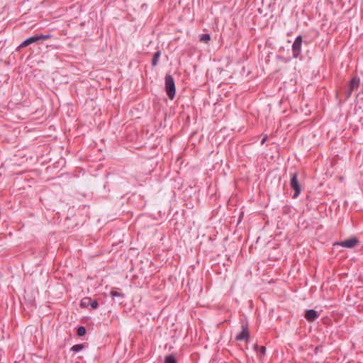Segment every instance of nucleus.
I'll list each match as a JSON object with an SVG mask.
<instances>
[{
    "label": "nucleus",
    "mask_w": 363,
    "mask_h": 363,
    "mask_svg": "<svg viewBox=\"0 0 363 363\" xmlns=\"http://www.w3.org/2000/svg\"><path fill=\"white\" fill-rule=\"evenodd\" d=\"M165 89L168 97L172 100L175 96L176 89L173 77L167 74L165 77Z\"/></svg>",
    "instance_id": "nucleus-1"
},
{
    "label": "nucleus",
    "mask_w": 363,
    "mask_h": 363,
    "mask_svg": "<svg viewBox=\"0 0 363 363\" xmlns=\"http://www.w3.org/2000/svg\"><path fill=\"white\" fill-rule=\"evenodd\" d=\"M290 187L292 190H294V194L293 195V198L296 199L297 198L301 191V185L298 181V173L295 172L293 174V175L291 177L290 179Z\"/></svg>",
    "instance_id": "nucleus-2"
},
{
    "label": "nucleus",
    "mask_w": 363,
    "mask_h": 363,
    "mask_svg": "<svg viewBox=\"0 0 363 363\" xmlns=\"http://www.w3.org/2000/svg\"><path fill=\"white\" fill-rule=\"evenodd\" d=\"M301 44H302V36L298 35L293 45H292V53L294 58H297L301 55Z\"/></svg>",
    "instance_id": "nucleus-3"
},
{
    "label": "nucleus",
    "mask_w": 363,
    "mask_h": 363,
    "mask_svg": "<svg viewBox=\"0 0 363 363\" xmlns=\"http://www.w3.org/2000/svg\"><path fill=\"white\" fill-rule=\"evenodd\" d=\"M50 35H33V36L25 40L20 45L19 48H24V47L28 46L29 45L36 43L37 41H38L40 40H47V39L50 38Z\"/></svg>",
    "instance_id": "nucleus-4"
},
{
    "label": "nucleus",
    "mask_w": 363,
    "mask_h": 363,
    "mask_svg": "<svg viewBox=\"0 0 363 363\" xmlns=\"http://www.w3.org/2000/svg\"><path fill=\"white\" fill-rule=\"evenodd\" d=\"M359 243V240L357 238H351L350 239L335 242V245H339L345 248H353Z\"/></svg>",
    "instance_id": "nucleus-5"
},
{
    "label": "nucleus",
    "mask_w": 363,
    "mask_h": 363,
    "mask_svg": "<svg viewBox=\"0 0 363 363\" xmlns=\"http://www.w3.org/2000/svg\"><path fill=\"white\" fill-rule=\"evenodd\" d=\"M249 337V330L248 326L246 325L242 326V331L238 334L236 337V340L238 341L245 340L246 342H247Z\"/></svg>",
    "instance_id": "nucleus-6"
},
{
    "label": "nucleus",
    "mask_w": 363,
    "mask_h": 363,
    "mask_svg": "<svg viewBox=\"0 0 363 363\" xmlns=\"http://www.w3.org/2000/svg\"><path fill=\"white\" fill-rule=\"evenodd\" d=\"M319 317V313L313 310V309H310V310H307L306 311V313H305V318L308 321V322H313L314 320H315L318 318Z\"/></svg>",
    "instance_id": "nucleus-7"
},
{
    "label": "nucleus",
    "mask_w": 363,
    "mask_h": 363,
    "mask_svg": "<svg viewBox=\"0 0 363 363\" xmlns=\"http://www.w3.org/2000/svg\"><path fill=\"white\" fill-rule=\"evenodd\" d=\"M253 350L257 354V358L261 360L266 353V347L264 346H258L257 343L253 345Z\"/></svg>",
    "instance_id": "nucleus-8"
},
{
    "label": "nucleus",
    "mask_w": 363,
    "mask_h": 363,
    "mask_svg": "<svg viewBox=\"0 0 363 363\" xmlns=\"http://www.w3.org/2000/svg\"><path fill=\"white\" fill-rule=\"evenodd\" d=\"M359 84V79L354 77L351 79L349 86V90L347 91V97H350L353 90L358 87Z\"/></svg>",
    "instance_id": "nucleus-9"
},
{
    "label": "nucleus",
    "mask_w": 363,
    "mask_h": 363,
    "mask_svg": "<svg viewBox=\"0 0 363 363\" xmlns=\"http://www.w3.org/2000/svg\"><path fill=\"white\" fill-rule=\"evenodd\" d=\"M199 39L201 43L208 45L211 38L209 34H201L199 36Z\"/></svg>",
    "instance_id": "nucleus-10"
},
{
    "label": "nucleus",
    "mask_w": 363,
    "mask_h": 363,
    "mask_svg": "<svg viewBox=\"0 0 363 363\" xmlns=\"http://www.w3.org/2000/svg\"><path fill=\"white\" fill-rule=\"evenodd\" d=\"M160 55H161V52L160 51L155 53L152 60V65L153 66L157 65L159 58L160 57Z\"/></svg>",
    "instance_id": "nucleus-11"
},
{
    "label": "nucleus",
    "mask_w": 363,
    "mask_h": 363,
    "mask_svg": "<svg viewBox=\"0 0 363 363\" xmlns=\"http://www.w3.org/2000/svg\"><path fill=\"white\" fill-rule=\"evenodd\" d=\"M83 348H84V345H83L78 344V345H75L72 346V348H71V350L74 352H77L82 350Z\"/></svg>",
    "instance_id": "nucleus-12"
},
{
    "label": "nucleus",
    "mask_w": 363,
    "mask_h": 363,
    "mask_svg": "<svg viewBox=\"0 0 363 363\" xmlns=\"http://www.w3.org/2000/svg\"><path fill=\"white\" fill-rule=\"evenodd\" d=\"M164 363H176V359L172 355H169L165 357Z\"/></svg>",
    "instance_id": "nucleus-13"
},
{
    "label": "nucleus",
    "mask_w": 363,
    "mask_h": 363,
    "mask_svg": "<svg viewBox=\"0 0 363 363\" xmlns=\"http://www.w3.org/2000/svg\"><path fill=\"white\" fill-rule=\"evenodd\" d=\"M86 333V329L84 327H79L77 330V335L79 336H83Z\"/></svg>",
    "instance_id": "nucleus-14"
},
{
    "label": "nucleus",
    "mask_w": 363,
    "mask_h": 363,
    "mask_svg": "<svg viewBox=\"0 0 363 363\" xmlns=\"http://www.w3.org/2000/svg\"><path fill=\"white\" fill-rule=\"evenodd\" d=\"M89 306L93 308V309H95L98 307V303L95 300H91L90 298V301H89Z\"/></svg>",
    "instance_id": "nucleus-15"
},
{
    "label": "nucleus",
    "mask_w": 363,
    "mask_h": 363,
    "mask_svg": "<svg viewBox=\"0 0 363 363\" xmlns=\"http://www.w3.org/2000/svg\"><path fill=\"white\" fill-rule=\"evenodd\" d=\"M90 298H86L82 300L81 305L82 306H86L89 305Z\"/></svg>",
    "instance_id": "nucleus-16"
},
{
    "label": "nucleus",
    "mask_w": 363,
    "mask_h": 363,
    "mask_svg": "<svg viewBox=\"0 0 363 363\" xmlns=\"http://www.w3.org/2000/svg\"><path fill=\"white\" fill-rule=\"evenodd\" d=\"M111 296L112 297H115V296H121V294L117 291H112L111 292Z\"/></svg>",
    "instance_id": "nucleus-17"
},
{
    "label": "nucleus",
    "mask_w": 363,
    "mask_h": 363,
    "mask_svg": "<svg viewBox=\"0 0 363 363\" xmlns=\"http://www.w3.org/2000/svg\"><path fill=\"white\" fill-rule=\"evenodd\" d=\"M266 140H267V137H264V138L262 140L261 143H262V144H264V143L266 141Z\"/></svg>",
    "instance_id": "nucleus-18"
}]
</instances>
